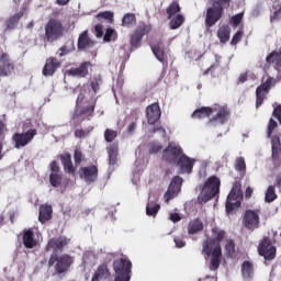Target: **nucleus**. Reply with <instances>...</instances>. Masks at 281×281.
<instances>
[{"instance_id":"5fc2aeb1","label":"nucleus","mask_w":281,"mask_h":281,"mask_svg":"<svg viewBox=\"0 0 281 281\" xmlns=\"http://www.w3.org/2000/svg\"><path fill=\"white\" fill-rule=\"evenodd\" d=\"M94 34H95L97 38H102V36L104 35V31H103L101 24H97L94 26Z\"/></svg>"},{"instance_id":"72a5a7b5","label":"nucleus","mask_w":281,"mask_h":281,"mask_svg":"<svg viewBox=\"0 0 281 281\" xmlns=\"http://www.w3.org/2000/svg\"><path fill=\"white\" fill-rule=\"evenodd\" d=\"M169 20L170 30H179V26L183 25V15L181 14L173 15Z\"/></svg>"},{"instance_id":"de8ad7c7","label":"nucleus","mask_w":281,"mask_h":281,"mask_svg":"<svg viewBox=\"0 0 281 281\" xmlns=\"http://www.w3.org/2000/svg\"><path fill=\"white\" fill-rule=\"evenodd\" d=\"M225 250L228 254V256H234V251H235L234 240L229 239L226 241Z\"/></svg>"},{"instance_id":"052dcab7","label":"nucleus","mask_w":281,"mask_h":281,"mask_svg":"<svg viewBox=\"0 0 281 281\" xmlns=\"http://www.w3.org/2000/svg\"><path fill=\"white\" fill-rule=\"evenodd\" d=\"M169 221H172V223H179V221H181V215H179V213H170Z\"/></svg>"},{"instance_id":"dca6fc26","label":"nucleus","mask_w":281,"mask_h":281,"mask_svg":"<svg viewBox=\"0 0 281 281\" xmlns=\"http://www.w3.org/2000/svg\"><path fill=\"white\" fill-rule=\"evenodd\" d=\"M273 82V78L269 77L266 82L261 83L260 87L256 90V108L262 106V102H265V98L269 93V89H271V85Z\"/></svg>"},{"instance_id":"6e6d98bb","label":"nucleus","mask_w":281,"mask_h":281,"mask_svg":"<svg viewBox=\"0 0 281 281\" xmlns=\"http://www.w3.org/2000/svg\"><path fill=\"white\" fill-rule=\"evenodd\" d=\"M240 38H243V31H238L232 40V45H238L240 43Z\"/></svg>"},{"instance_id":"8fccbe9b","label":"nucleus","mask_w":281,"mask_h":281,"mask_svg":"<svg viewBox=\"0 0 281 281\" xmlns=\"http://www.w3.org/2000/svg\"><path fill=\"white\" fill-rule=\"evenodd\" d=\"M278 127V122H276L273 119H270L268 124V137H271V133H273V128Z\"/></svg>"},{"instance_id":"13d9d810","label":"nucleus","mask_w":281,"mask_h":281,"mask_svg":"<svg viewBox=\"0 0 281 281\" xmlns=\"http://www.w3.org/2000/svg\"><path fill=\"white\" fill-rule=\"evenodd\" d=\"M270 21L272 23L276 21H281V8L273 12V15H271Z\"/></svg>"},{"instance_id":"f8f14e48","label":"nucleus","mask_w":281,"mask_h":281,"mask_svg":"<svg viewBox=\"0 0 281 281\" xmlns=\"http://www.w3.org/2000/svg\"><path fill=\"white\" fill-rule=\"evenodd\" d=\"M181 186H183V178H181L180 176H176L171 179L168 190L165 193L166 203H168V201H170L171 199L179 196V192H181Z\"/></svg>"},{"instance_id":"09e8293b","label":"nucleus","mask_w":281,"mask_h":281,"mask_svg":"<svg viewBox=\"0 0 281 281\" xmlns=\"http://www.w3.org/2000/svg\"><path fill=\"white\" fill-rule=\"evenodd\" d=\"M161 150V143H153L149 147V153L151 155H157Z\"/></svg>"},{"instance_id":"6e6552de","label":"nucleus","mask_w":281,"mask_h":281,"mask_svg":"<svg viewBox=\"0 0 281 281\" xmlns=\"http://www.w3.org/2000/svg\"><path fill=\"white\" fill-rule=\"evenodd\" d=\"M115 279L114 281H131V260L126 257H122L114 261Z\"/></svg>"},{"instance_id":"864d4df0","label":"nucleus","mask_w":281,"mask_h":281,"mask_svg":"<svg viewBox=\"0 0 281 281\" xmlns=\"http://www.w3.org/2000/svg\"><path fill=\"white\" fill-rule=\"evenodd\" d=\"M114 33L115 31L113 29H106L105 34L103 36V41L105 43H111V36H113Z\"/></svg>"},{"instance_id":"5701e85b","label":"nucleus","mask_w":281,"mask_h":281,"mask_svg":"<svg viewBox=\"0 0 281 281\" xmlns=\"http://www.w3.org/2000/svg\"><path fill=\"white\" fill-rule=\"evenodd\" d=\"M60 67V61L58 59L50 57L46 60V64L43 69L44 76H54L56 74V69Z\"/></svg>"},{"instance_id":"bf43d9fd","label":"nucleus","mask_w":281,"mask_h":281,"mask_svg":"<svg viewBox=\"0 0 281 281\" xmlns=\"http://www.w3.org/2000/svg\"><path fill=\"white\" fill-rule=\"evenodd\" d=\"M70 52H71V49H69L67 46H64L58 49L57 55L63 57V56H67V54H69Z\"/></svg>"},{"instance_id":"7c9ffc66","label":"nucleus","mask_w":281,"mask_h":281,"mask_svg":"<svg viewBox=\"0 0 281 281\" xmlns=\"http://www.w3.org/2000/svg\"><path fill=\"white\" fill-rule=\"evenodd\" d=\"M203 229V222L201 220H192L188 225V234H199Z\"/></svg>"},{"instance_id":"79ce46f5","label":"nucleus","mask_w":281,"mask_h":281,"mask_svg":"<svg viewBox=\"0 0 281 281\" xmlns=\"http://www.w3.org/2000/svg\"><path fill=\"white\" fill-rule=\"evenodd\" d=\"M135 14L133 13H127L123 16L122 23L123 25H125L126 27H128V25H135Z\"/></svg>"},{"instance_id":"4468645a","label":"nucleus","mask_w":281,"mask_h":281,"mask_svg":"<svg viewBox=\"0 0 281 281\" xmlns=\"http://www.w3.org/2000/svg\"><path fill=\"white\" fill-rule=\"evenodd\" d=\"M259 256H262L265 260H273L276 258V247L271 245L269 238L262 239L258 247Z\"/></svg>"},{"instance_id":"423d86ee","label":"nucleus","mask_w":281,"mask_h":281,"mask_svg":"<svg viewBox=\"0 0 281 281\" xmlns=\"http://www.w3.org/2000/svg\"><path fill=\"white\" fill-rule=\"evenodd\" d=\"M240 188H243L240 181H236L233 184L226 200V214H232L234 210H238V207H240L243 201V190Z\"/></svg>"},{"instance_id":"4c0bfd02","label":"nucleus","mask_w":281,"mask_h":281,"mask_svg":"<svg viewBox=\"0 0 281 281\" xmlns=\"http://www.w3.org/2000/svg\"><path fill=\"white\" fill-rule=\"evenodd\" d=\"M102 85V77L97 76L91 80L90 87L92 89L91 95H95L100 91V86Z\"/></svg>"},{"instance_id":"37998d69","label":"nucleus","mask_w":281,"mask_h":281,"mask_svg":"<svg viewBox=\"0 0 281 281\" xmlns=\"http://www.w3.org/2000/svg\"><path fill=\"white\" fill-rule=\"evenodd\" d=\"M98 21H113V12L104 11L97 15Z\"/></svg>"},{"instance_id":"c756f323","label":"nucleus","mask_w":281,"mask_h":281,"mask_svg":"<svg viewBox=\"0 0 281 281\" xmlns=\"http://www.w3.org/2000/svg\"><path fill=\"white\" fill-rule=\"evenodd\" d=\"M159 210H161V205L157 203V201L149 200L147 205H146V214L147 216H157Z\"/></svg>"},{"instance_id":"c85d7f7f","label":"nucleus","mask_w":281,"mask_h":281,"mask_svg":"<svg viewBox=\"0 0 281 281\" xmlns=\"http://www.w3.org/2000/svg\"><path fill=\"white\" fill-rule=\"evenodd\" d=\"M109 276H111V273L109 272V268L106 267V265H102L95 271L92 281L106 280Z\"/></svg>"},{"instance_id":"603ef678","label":"nucleus","mask_w":281,"mask_h":281,"mask_svg":"<svg viewBox=\"0 0 281 281\" xmlns=\"http://www.w3.org/2000/svg\"><path fill=\"white\" fill-rule=\"evenodd\" d=\"M153 133H158L160 137H166V128H164L161 125L154 126Z\"/></svg>"},{"instance_id":"e2e57ef3","label":"nucleus","mask_w":281,"mask_h":281,"mask_svg":"<svg viewBox=\"0 0 281 281\" xmlns=\"http://www.w3.org/2000/svg\"><path fill=\"white\" fill-rule=\"evenodd\" d=\"M87 135H88V133L85 132L83 130H77L75 132V136H77V137H87Z\"/></svg>"},{"instance_id":"680f3d73","label":"nucleus","mask_w":281,"mask_h":281,"mask_svg":"<svg viewBox=\"0 0 281 281\" xmlns=\"http://www.w3.org/2000/svg\"><path fill=\"white\" fill-rule=\"evenodd\" d=\"M82 161V151L80 149L75 150V164H80Z\"/></svg>"},{"instance_id":"e433bc0d","label":"nucleus","mask_w":281,"mask_h":281,"mask_svg":"<svg viewBox=\"0 0 281 281\" xmlns=\"http://www.w3.org/2000/svg\"><path fill=\"white\" fill-rule=\"evenodd\" d=\"M181 12V7H179V3L172 2L168 8H167V14L168 19H172V16H177Z\"/></svg>"},{"instance_id":"58836bf2","label":"nucleus","mask_w":281,"mask_h":281,"mask_svg":"<svg viewBox=\"0 0 281 281\" xmlns=\"http://www.w3.org/2000/svg\"><path fill=\"white\" fill-rule=\"evenodd\" d=\"M274 199H278V195L276 194V187L270 186L266 192V202L273 203Z\"/></svg>"},{"instance_id":"ddd939ff","label":"nucleus","mask_w":281,"mask_h":281,"mask_svg":"<svg viewBox=\"0 0 281 281\" xmlns=\"http://www.w3.org/2000/svg\"><path fill=\"white\" fill-rule=\"evenodd\" d=\"M196 160L194 158L188 157L184 153L180 158H178L175 166H177L180 175H190L192 172V168H194V164Z\"/></svg>"},{"instance_id":"774afa93","label":"nucleus","mask_w":281,"mask_h":281,"mask_svg":"<svg viewBox=\"0 0 281 281\" xmlns=\"http://www.w3.org/2000/svg\"><path fill=\"white\" fill-rule=\"evenodd\" d=\"M239 82H247V75H245V74L240 75Z\"/></svg>"},{"instance_id":"49530a36","label":"nucleus","mask_w":281,"mask_h":281,"mask_svg":"<svg viewBox=\"0 0 281 281\" xmlns=\"http://www.w3.org/2000/svg\"><path fill=\"white\" fill-rule=\"evenodd\" d=\"M213 234L217 240V243H221L225 238V231L221 228H213Z\"/></svg>"},{"instance_id":"f03ea898","label":"nucleus","mask_w":281,"mask_h":281,"mask_svg":"<svg viewBox=\"0 0 281 281\" xmlns=\"http://www.w3.org/2000/svg\"><path fill=\"white\" fill-rule=\"evenodd\" d=\"M228 115L229 112H227V109L221 105H214L213 108H201L195 110L191 116L193 120H203V117H209L212 126H220L227 122Z\"/></svg>"},{"instance_id":"a18cd8bd","label":"nucleus","mask_w":281,"mask_h":281,"mask_svg":"<svg viewBox=\"0 0 281 281\" xmlns=\"http://www.w3.org/2000/svg\"><path fill=\"white\" fill-rule=\"evenodd\" d=\"M243 16H245V13H244V12L234 15V16L231 19L232 25H234V27H238V25H240V23L243 22Z\"/></svg>"},{"instance_id":"412c9836","label":"nucleus","mask_w":281,"mask_h":281,"mask_svg":"<svg viewBox=\"0 0 281 281\" xmlns=\"http://www.w3.org/2000/svg\"><path fill=\"white\" fill-rule=\"evenodd\" d=\"M89 67H91V63L85 61L78 68L68 69L67 75L72 76L74 78H85V76L89 74Z\"/></svg>"},{"instance_id":"0e129e2a","label":"nucleus","mask_w":281,"mask_h":281,"mask_svg":"<svg viewBox=\"0 0 281 281\" xmlns=\"http://www.w3.org/2000/svg\"><path fill=\"white\" fill-rule=\"evenodd\" d=\"M50 170H52V172H58V170H59L58 162L53 161L50 164Z\"/></svg>"},{"instance_id":"9d476101","label":"nucleus","mask_w":281,"mask_h":281,"mask_svg":"<svg viewBox=\"0 0 281 281\" xmlns=\"http://www.w3.org/2000/svg\"><path fill=\"white\" fill-rule=\"evenodd\" d=\"M36 137V130L31 128L23 133H15L12 137L14 148H25L27 144H32V140Z\"/></svg>"},{"instance_id":"c9c22d12","label":"nucleus","mask_w":281,"mask_h":281,"mask_svg":"<svg viewBox=\"0 0 281 281\" xmlns=\"http://www.w3.org/2000/svg\"><path fill=\"white\" fill-rule=\"evenodd\" d=\"M49 183L53 188H60V183H63V176L58 172H50Z\"/></svg>"},{"instance_id":"3c124183","label":"nucleus","mask_w":281,"mask_h":281,"mask_svg":"<svg viewBox=\"0 0 281 281\" xmlns=\"http://www.w3.org/2000/svg\"><path fill=\"white\" fill-rule=\"evenodd\" d=\"M272 117H276V120H278V122L281 124V105L274 106Z\"/></svg>"},{"instance_id":"bb28decb","label":"nucleus","mask_w":281,"mask_h":281,"mask_svg":"<svg viewBox=\"0 0 281 281\" xmlns=\"http://www.w3.org/2000/svg\"><path fill=\"white\" fill-rule=\"evenodd\" d=\"M74 93H79L77 97V106H80V104H87V102H89V97L87 95V90L82 87H77L72 90Z\"/></svg>"},{"instance_id":"ea45409f","label":"nucleus","mask_w":281,"mask_h":281,"mask_svg":"<svg viewBox=\"0 0 281 281\" xmlns=\"http://www.w3.org/2000/svg\"><path fill=\"white\" fill-rule=\"evenodd\" d=\"M235 169L238 172H245V170H247V164L245 162V158L243 157H238L235 160Z\"/></svg>"},{"instance_id":"f704fd0d","label":"nucleus","mask_w":281,"mask_h":281,"mask_svg":"<svg viewBox=\"0 0 281 281\" xmlns=\"http://www.w3.org/2000/svg\"><path fill=\"white\" fill-rule=\"evenodd\" d=\"M229 26H222L217 31V37L220 38L221 43H227L229 41Z\"/></svg>"},{"instance_id":"473e14b6","label":"nucleus","mask_w":281,"mask_h":281,"mask_svg":"<svg viewBox=\"0 0 281 281\" xmlns=\"http://www.w3.org/2000/svg\"><path fill=\"white\" fill-rule=\"evenodd\" d=\"M61 164L66 172L72 173L74 172V165L71 164V155L64 154L61 155Z\"/></svg>"},{"instance_id":"4d7b16f0","label":"nucleus","mask_w":281,"mask_h":281,"mask_svg":"<svg viewBox=\"0 0 281 281\" xmlns=\"http://www.w3.org/2000/svg\"><path fill=\"white\" fill-rule=\"evenodd\" d=\"M173 241L176 244V247H178V249L186 247V240H183V238L181 237H175Z\"/></svg>"},{"instance_id":"39448f33","label":"nucleus","mask_w":281,"mask_h":281,"mask_svg":"<svg viewBox=\"0 0 281 281\" xmlns=\"http://www.w3.org/2000/svg\"><path fill=\"white\" fill-rule=\"evenodd\" d=\"M229 2L231 0H213V8H209L206 11L205 22L209 27L221 21L223 10L229 8Z\"/></svg>"},{"instance_id":"69168bd1","label":"nucleus","mask_w":281,"mask_h":281,"mask_svg":"<svg viewBox=\"0 0 281 281\" xmlns=\"http://www.w3.org/2000/svg\"><path fill=\"white\" fill-rule=\"evenodd\" d=\"M137 128V124L135 122L131 123L127 127L128 133H135V130Z\"/></svg>"},{"instance_id":"f3484780","label":"nucleus","mask_w":281,"mask_h":281,"mask_svg":"<svg viewBox=\"0 0 281 281\" xmlns=\"http://www.w3.org/2000/svg\"><path fill=\"white\" fill-rule=\"evenodd\" d=\"M14 71V63L8 54H2L0 57V76H10Z\"/></svg>"},{"instance_id":"2f4dec72","label":"nucleus","mask_w":281,"mask_h":281,"mask_svg":"<svg viewBox=\"0 0 281 281\" xmlns=\"http://www.w3.org/2000/svg\"><path fill=\"white\" fill-rule=\"evenodd\" d=\"M241 276L244 280H251L254 278V266L249 261H244L241 266Z\"/></svg>"},{"instance_id":"338daca9","label":"nucleus","mask_w":281,"mask_h":281,"mask_svg":"<svg viewBox=\"0 0 281 281\" xmlns=\"http://www.w3.org/2000/svg\"><path fill=\"white\" fill-rule=\"evenodd\" d=\"M251 194H254V189L248 187L245 192L246 199H250Z\"/></svg>"},{"instance_id":"2eb2a0df","label":"nucleus","mask_w":281,"mask_h":281,"mask_svg":"<svg viewBox=\"0 0 281 281\" xmlns=\"http://www.w3.org/2000/svg\"><path fill=\"white\" fill-rule=\"evenodd\" d=\"M153 30V26L150 24H140L137 26L136 31L132 34L131 37V45L133 47H137L139 43H142V40L146 34H150V31Z\"/></svg>"},{"instance_id":"a19ab883","label":"nucleus","mask_w":281,"mask_h":281,"mask_svg":"<svg viewBox=\"0 0 281 281\" xmlns=\"http://www.w3.org/2000/svg\"><path fill=\"white\" fill-rule=\"evenodd\" d=\"M272 156L276 157L280 153V137L273 136L271 139Z\"/></svg>"},{"instance_id":"f257e3e1","label":"nucleus","mask_w":281,"mask_h":281,"mask_svg":"<svg viewBox=\"0 0 281 281\" xmlns=\"http://www.w3.org/2000/svg\"><path fill=\"white\" fill-rule=\"evenodd\" d=\"M69 244V239L67 237H58L53 238L48 241L46 246V251H53L50 259L48 261L49 267H54V263H56V271L57 273H65L67 269L71 266V257L67 255H61L58 257L56 254H60L63 251V247Z\"/></svg>"},{"instance_id":"4be33fe9","label":"nucleus","mask_w":281,"mask_h":281,"mask_svg":"<svg viewBox=\"0 0 281 281\" xmlns=\"http://www.w3.org/2000/svg\"><path fill=\"white\" fill-rule=\"evenodd\" d=\"M95 45V42H93L91 38H89V31H83L78 38V49L85 50V49H91Z\"/></svg>"},{"instance_id":"b1692460","label":"nucleus","mask_w":281,"mask_h":281,"mask_svg":"<svg viewBox=\"0 0 281 281\" xmlns=\"http://www.w3.org/2000/svg\"><path fill=\"white\" fill-rule=\"evenodd\" d=\"M119 145L117 143L110 144L106 147L108 155H109V166L110 168H115V164H117V153H119Z\"/></svg>"},{"instance_id":"c03bdc74","label":"nucleus","mask_w":281,"mask_h":281,"mask_svg":"<svg viewBox=\"0 0 281 281\" xmlns=\"http://www.w3.org/2000/svg\"><path fill=\"white\" fill-rule=\"evenodd\" d=\"M115 137H117V132L110 130V128L105 130V132H104L105 142L111 143V142H113V139H115Z\"/></svg>"},{"instance_id":"cd10ccee","label":"nucleus","mask_w":281,"mask_h":281,"mask_svg":"<svg viewBox=\"0 0 281 281\" xmlns=\"http://www.w3.org/2000/svg\"><path fill=\"white\" fill-rule=\"evenodd\" d=\"M49 218H52V206L50 205L40 206V215H38L40 222L47 223Z\"/></svg>"},{"instance_id":"9b49d317","label":"nucleus","mask_w":281,"mask_h":281,"mask_svg":"<svg viewBox=\"0 0 281 281\" xmlns=\"http://www.w3.org/2000/svg\"><path fill=\"white\" fill-rule=\"evenodd\" d=\"M63 24L59 21L50 20L45 27L46 38L49 43H54V41H58L60 36H63L64 32Z\"/></svg>"},{"instance_id":"a211bd4d","label":"nucleus","mask_w":281,"mask_h":281,"mask_svg":"<svg viewBox=\"0 0 281 281\" xmlns=\"http://www.w3.org/2000/svg\"><path fill=\"white\" fill-rule=\"evenodd\" d=\"M22 243L26 249H34L38 245V238L32 229H24L22 233Z\"/></svg>"},{"instance_id":"1a4fd4ad","label":"nucleus","mask_w":281,"mask_h":281,"mask_svg":"<svg viewBox=\"0 0 281 281\" xmlns=\"http://www.w3.org/2000/svg\"><path fill=\"white\" fill-rule=\"evenodd\" d=\"M244 227L254 232L260 227V210H247L244 213Z\"/></svg>"},{"instance_id":"7ed1b4c3","label":"nucleus","mask_w":281,"mask_h":281,"mask_svg":"<svg viewBox=\"0 0 281 281\" xmlns=\"http://www.w3.org/2000/svg\"><path fill=\"white\" fill-rule=\"evenodd\" d=\"M221 191V179L215 176L210 177L201 189L198 196V203H207L212 201L216 194Z\"/></svg>"},{"instance_id":"0eeeda50","label":"nucleus","mask_w":281,"mask_h":281,"mask_svg":"<svg viewBox=\"0 0 281 281\" xmlns=\"http://www.w3.org/2000/svg\"><path fill=\"white\" fill-rule=\"evenodd\" d=\"M183 154V148L179 143L171 142L168 146L162 150L161 158L165 164H169L170 166H175L176 162L181 158Z\"/></svg>"},{"instance_id":"6ab92c4d","label":"nucleus","mask_w":281,"mask_h":281,"mask_svg":"<svg viewBox=\"0 0 281 281\" xmlns=\"http://www.w3.org/2000/svg\"><path fill=\"white\" fill-rule=\"evenodd\" d=\"M147 122L148 124H155L159 117H161V110L159 109V104L154 103L148 105L146 109Z\"/></svg>"},{"instance_id":"a878e982","label":"nucleus","mask_w":281,"mask_h":281,"mask_svg":"<svg viewBox=\"0 0 281 281\" xmlns=\"http://www.w3.org/2000/svg\"><path fill=\"white\" fill-rule=\"evenodd\" d=\"M22 16H23V12L20 11L14 15H12L10 19H8L5 21V31L16 30V27H19V21L21 20Z\"/></svg>"},{"instance_id":"393cba45","label":"nucleus","mask_w":281,"mask_h":281,"mask_svg":"<svg viewBox=\"0 0 281 281\" xmlns=\"http://www.w3.org/2000/svg\"><path fill=\"white\" fill-rule=\"evenodd\" d=\"M150 47H151V52H153L154 56L157 58V60H159V63H164V56H165L164 43L154 42Z\"/></svg>"},{"instance_id":"aec40b11","label":"nucleus","mask_w":281,"mask_h":281,"mask_svg":"<svg viewBox=\"0 0 281 281\" xmlns=\"http://www.w3.org/2000/svg\"><path fill=\"white\" fill-rule=\"evenodd\" d=\"M80 177L81 179L87 181V183H93V181L98 179V167L95 166L83 167L81 169Z\"/></svg>"},{"instance_id":"20e7f679","label":"nucleus","mask_w":281,"mask_h":281,"mask_svg":"<svg viewBox=\"0 0 281 281\" xmlns=\"http://www.w3.org/2000/svg\"><path fill=\"white\" fill-rule=\"evenodd\" d=\"M203 254L205 256H212L211 258V269L216 271L221 267V257L223 256V250L221 249V244L215 240L209 239L203 243Z\"/></svg>"}]
</instances>
